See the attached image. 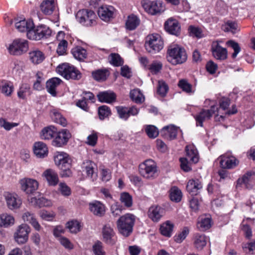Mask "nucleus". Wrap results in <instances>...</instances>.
Masks as SVG:
<instances>
[{"label":"nucleus","mask_w":255,"mask_h":255,"mask_svg":"<svg viewBox=\"0 0 255 255\" xmlns=\"http://www.w3.org/2000/svg\"><path fill=\"white\" fill-rule=\"evenodd\" d=\"M54 160L56 166L60 169V175L62 177H69L72 176V160L69 155L64 152H57Z\"/></svg>","instance_id":"obj_1"},{"label":"nucleus","mask_w":255,"mask_h":255,"mask_svg":"<svg viewBox=\"0 0 255 255\" xmlns=\"http://www.w3.org/2000/svg\"><path fill=\"white\" fill-rule=\"evenodd\" d=\"M135 217L131 214L121 216L117 221V229L120 234L125 237L129 236L133 231Z\"/></svg>","instance_id":"obj_2"},{"label":"nucleus","mask_w":255,"mask_h":255,"mask_svg":"<svg viewBox=\"0 0 255 255\" xmlns=\"http://www.w3.org/2000/svg\"><path fill=\"white\" fill-rule=\"evenodd\" d=\"M167 54V61L173 65L182 64L185 62L187 58L185 49L178 45L170 46Z\"/></svg>","instance_id":"obj_3"},{"label":"nucleus","mask_w":255,"mask_h":255,"mask_svg":"<svg viewBox=\"0 0 255 255\" xmlns=\"http://www.w3.org/2000/svg\"><path fill=\"white\" fill-rule=\"evenodd\" d=\"M140 174L144 178L152 179L157 176V167L156 163L152 159H147L138 166Z\"/></svg>","instance_id":"obj_4"},{"label":"nucleus","mask_w":255,"mask_h":255,"mask_svg":"<svg viewBox=\"0 0 255 255\" xmlns=\"http://www.w3.org/2000/svg\"><path fill=\"white\" fill-rule=\"evenodd\" d=\"M144 46L148 52L153 53L162 49L163 41L159 35L151 34L147 36Z\"/></svg>","instance_id":"obj_5"},{"label":"nucleus","mask_w":255,"mask_h":255,"mask_svg":"<svg viewBox=\"0 0 255 255\" xmlns=\"http://www.w3.org/2000/svg\"><path fill=\"white\" fill-rule=\"evenodd\" d=\"M57 71L66 79L78 80L81 78L80 72L69 63L59 65L57 68Z\"/></svg>","instance_id":"obj_6"},{"label":"nucleus","mask_w":255,"mask_h":255,"mask_svg":"<svg viewBox=\"0 0 255 255\" xmlns=\"http://www.w3.org/2000/svg\"><path fill=\"white\" fill-rule=\"evenodd\" d=\"M96 15L92 10L82 9L79 10L76 14L77 21L84 26H90L95 23Z\"/></svg>","instance_id":"obj_7"},{"label":"nucleus","mask_w":255,"mask_h":255,"mask_svg":"<svg viewBox=\"0 0 255 255\" xmlns=\"http://www.w3.org/2000/svg\"><path fill=\"white\" fill-rule=\"evenodd\" d=\"M28 49V41L26 40L17 38L14 40L9 45L8 49L12 55H20L27 51Z\"/></svg>","instance_id":"obj_8"},{"label":"nucleus","mask_w":255,"mask_h":255,"mask_svg":"<svg viewBox=\"0 0 255 255\" xmlns=\"http://www.w3.org/2000/svg\"><path fill=\"white\" fill-rule=\"evenodd\" d=\"M51 34V29L45 25H39L35 29H32L27 33V37L30 39L36 40L42 38H47Z\"/></svg>","instance_id":"obj_9"},{"label":"nucleus","mask_w":255,"mask_h":255,"mask_svg":"<svg viewBox=\"0 0 255 255\" xmlns=\"http://www.w3.org/2000/svg\"><path fill=\"white\" fill-rule=\"evenodd\" d=\"M31 231L30 227L26 224H22L18 226L14 234L15 241L19 245L26 243L28 239V235Z\"/></svg>","instance_id":"obj_10"},{"label":"nucleus","mask_w":255,"mask_h":255,"mask_svg":"<svg viewBox=\"0 0 255 255\" xmlns=\"http://www.w3.org/2000/svg\"><path fill=\"white\" fill-rule=\"evenodd\" d=\"M102 234L103 241L106 244L113 246L117 241L116 232L109 224L104 225L102 228Z\"/></svg>","instance_id":"obj_11"},{"label":"nucleus","mask_w":255,"mask_h":255,"mask_svg":"<svg viewBox=\"0 0 255 255\" xmlns=\"http://www.w3.org/2000/svg\"><path fill=\"white\" fill-rule=\"evenodd\" d=\"M145 10L151 15L161 13L165 10L162 2L160 1H149L143 4Z\"/></svg>","instance_id":"obj_12"},{"label":"nucleus","mask_w":255,"mask_h":255,"mask_svg":"<svg viewBox=\"0 0 255 255\" xmlns=\"http://www.w3.org/2000/svg\"><path fill=\"white\" fill-rule=\"evenodd\" d=\"M7 207L11 210L17 209L22 204L20 198L16 194L5 192L3 195Z\"/></svg>","instance_id":"obj_13"},{"label":"nucleus","mask_w":255,"mask_h":255,"mask_svg":"<svg viewBox=\"0 0 255 255\" xmlns=\"http://www.w3.org/2000/svg\"><path fill=\"white\" fill-rule=\"evenodd\" d=\"M21 189L26 194H33L38 187L37 181L30 178H24L19 181Z\"/></svg>","instance_id":"obj_14"},{"label":"nucleus","mask_w":255,"mask_h":255,"mask_svg":"<svg viewBox=\"0 0 255 255\" xmlns=\"http://www.w3.org/2000/svg\"><path fill=\"white\" fill-rule=\"evenodd\" d=\"M220 164L223 169H233L239 164V160L234 156L227 154L220 156Z\"/></svg>","instance_id":"obj_15"},{"label":"nucleus","mask_w":255,"mask_h":255,"mask_svg":"<svg viewBox=\"0 0 255 255\" xmlns=\"http://www.w3.org/2000/svg\"><path fill=\"white\" fill-rule=\"evenodd\" d=\"M116 109L119 117L125 120H127L129 116H134L139 113V109L135 106L126 107L123 106L116 107Z\"/></svg>","instance_id":"obj_16"},{"label":"nucleus","mask_w":255,"mask_h":255,"mask_svg":"<svg viewBox=\"0 0 255 255\" xmlns=\"http://www.w3.org/2000/svg\"><path fill=\"white\" fill-rule=\"evenodd\" d=\"M217 110L218 108L215 105H212L209 110H202L195 117L197 126L203 127V122L210 119Z\"/></svg>","instance_id":"obj_17"},{"label":"nucleus","mask_w":255,"mask_h":255,"mask_svg":"<svg viewBox=\"0 0 255 255\" xmlns=\"http://www.w3.org/2000/svg\"><path fill=\"white\" fill-rule=\"evenodd\" d=\"M165 30L170 34L178 36L180 34L181 27L177 20L172 17L168 18L164 23Z\"/></svg>","instance_id":"obj_18"},{"label":"nucleus","mask_w":255,"mask_h":255,"mask_svg":"<svg viewBox=\"0 0 255 255\" xmlns=\"http://www.w3.org/2000/svg\"><path fill=\"white\" fill-rule=\"evenodd\" d=\"M82 169L85 172L87 176L92 179L93 181L97 177V169L96 165L91 160H85L82 164Z\"/></svg>","instance_id":"obj_19"},{"label":"nucleus","mask_w":255,"mask_h":255,"mask_svg":"<svg viewBox=\"0 0 255 255\" xmlns=\"http://www.w3.org/2000/svg\"><path fill=\"white\" fill-rule=\"evenodd\" d=\"M55 138L52 141V144L56 146L61 147L65 144L71 136L70 132L65 129L57 132L55 135Z\"/></svg>","instance_id":"obj_20"},{"label":"nucleus","mask_w":255,"mask_h":255,"mask_svg":"<svg viewBox=\"0 0 255 255\" xmlns=\"http://www.w3.org/2000/svg\"><path fill=\"white\" fill-rule=\"evenodd\" d=\"M115 8L111 5H102L98 11L99 16L104 21H108L113 17Z\"/></svg>","instance_id":"obj_21"},{"label":"nucleus","mask_w":255,"mask_h":255,"mask_svg":"<svg viewBox=\"0 0 255 255\" xmlns=\"http://www.w3.org/2000/svg\"><path fill=\"white\" fill-rule=\"evenodd\" d=\"M212 52L214 57L218 60H225L227 58V50L221 47L217 41L212 45Z\"/></svg>","instance_id":"obj_22"},{"label":"nucleus","mask_w":255,"mask_h":255,"mask_svg":"<svg viewBox=\"0 0 255 255\" xmlns=\"http://www.w3.org/2000/svg\"><path fill=\"white\" fill-rule=\"evenodd\" d=\"M255 172L254 171H248L241 178H239L237 185L244 184L248 189L252 188L254 183Z\"/></svg>","instance_id":"obj_23"},{"label":"nucleus","mask_w":255,"mask_h":255,"mask_svg":"<svg viewBox=\"0 0 255 255\" xmlns=\"http://www.w3.org/2000/svg\"><path fill=\"white\" fill-rule=\"evenodd\" d=\"M193 245L198 251H202L207 244V238L203 234L195 233L193 237Z\"/></svg>","instance_id":"obj_24"},{"label":"nucleus","mask_w":255,"mask_h":255,"mask_svg":"<svg viewBox=\"0 0 255 255\" xmlns=\"http://www.w3.org/2000/svg\"><path fill=\"white\" fill-rule=\"evenodd\" d=\"M202 188V182L198 179L189 180L186 186V189L191 196L197 195Z\"/></svg>","instance_id":"obj_25"},{"label":"nucleus","mask_w":255,"mask_h":255,"mask_svg":"<svg viewBox=\"0 0 255 255\" xmlns=\"http://www.w3.org/2000/svg\"><path fill=\"white\" fill-rule=\"evenodd\" d=\"M89 209L94 215L99 217L104 216L106 211L105 205L98 201L90 203Z\"/></svg>","instance_id":"obj_26"},{"label":"nucleus","mask_w":255,"mask_h":255,"mask_svg":"<svg viewBox=\"0 0 255 255\" xmlns=\"http://www.w3.org/2000/svg\"><path fill=\"white\" fill-rule=\"evenodd\" d=\"M178 129V128L174 125L168 126L162 129L161 133L164 138L171 140L176 138Z\"/></svg>","instance_id":"obj_27"},{"label":"nucleus","mask_w":255,"mask_h":255,"mask_svg":"<svg viewBox=\"0 0 255 255\" xmlns=\"http://www.w3.org/2000/svg\"><path fill=\"white\" fill-rule=\"evenodd\" d=\"M186 157H184L193 163H196L199 161L198 151L193 145H187L185 147Z\"/></svg>","instance_id":"obj_28"},{"label":"nucleus","mask_w":255,"mask_h":255,"mask_svg":"<svg viewBox=\"0 0 255 255\" xmlns=\"http://www.w3.org/2000/svg\"><path fill=\"white\" fill-rule=\"evenodd\" d=\"M44 176L48 184L50 186H56L58 182L59 178L57 173L52 169H48L43 173Z\"/></svg>","instance_id":"obj_29"},{"label":"nucleus","mask_w":255,"mask_h":255,"mask_svg":"<svg viewBox=\"0 0 255 255\" xmlns=\"http://www.w3.org/2000/svg\"><path fill=\"white\" fill-rule=\"evenodd\" d=\"M48 151V148L44 143L38 141L34 143L33 152L36 157L44 158L47 155Z\"/></svg>","instance_id":"obj_30"},{"label":"nucleus","mask_w":255,"mask_h":255,"mask_svg":"<svg viewBox=\"0 0 255 255\" xmlns=\"http://www.w3.org/2000/svg\"><path fill=\"white\" fill-rule=\"evenodd\" d=\"M22 219L24 222L30 224L35 230L40 231L42 229L41 226L37 221L33 213L29 212H25L22 215Z\"/></svg>","instance_id":"obj_31"},{"label":"nucleus","mask_w":255,"mask_h":255,"mask_svg":"<svg viewBox=\"0 0 255 255\" xmlns=\"http://www.w3.org/2000/svg\"><path fill=\"white\" fill-rule=\"evenodd\" d=\"M97 97L99 101L103 103H111L116 100V94L110 91L100 92Z\"/></svg>","instance_id":"obj_32"},{"label":"nucleus","mask_w":255,"mask_h":255,"mask_svg":"<svg viewBox=\"0 0 255 255\" xmlns=\"http://www.w3.org/2000/svg\"><path fill=\"white\" fill-rule=\"evenodd\" d=\"M41 11L46 15L51 14L56 8L54 0H43L40 6Z\"/></svg>","instance_id":"obj_33"},{"label":"nucleus","mask_w":255,"mask_h":255,"mask_svg":"<svg viewBox=\"0 0 255 255\" xmlns=\"http://www.w3.org/2000/svg\"><path fill=\"white\" fill-rule=\"evenodd\" d=\"M16 28L20 32L26 31L27 33L31 31L34 28V24L30 20H25V19L19 20L15 23Z\"/></svg>","instance_id":"obj_34"},{"label":"nucleus","mask_w":255,"mask_h":255,"mask_svg":"<svg viewBox=\"0 0 255 255\" xmlns=\"http://www.w3.org/2000/svg\"><path fill=\"white\" fill-rule=\"evenodd\" d=\"M163 210L158 206H152L148 210V215L154 222H158L162 217Z\"/></svg>","instance_id":"obj_35"},{"label":"nucleus","mask_w":255,"mask_h":255,"mask_svg":"<svg viewBox=\"0 0 255 255\" xmlns=\"http://www.w3.org/2000/svg\"><path fill=\"white\" fill-rule=\"evenodd\" d=\"M61 80L58 78H53L46 82L47 91L53 96L56 95V88L60 84Z\"/></svg>","instance_id":"obj_36"},{"label":"nucleus","mask_w":255,"mask_h":255,"mask_svg":"<svg viewBox=\"0 0 255 255\" xmlns=\"http://www.w3.org/2000/svg\"><path fill=\"white\" fill-rule=\"evenodd\" d=\"M57 129L53 126L44 128L41 131V138L44 140H49L55 136Z\"/></svg>","instance_id":"obj_37"},{"label":"nucleus","mask_w":255,"mask_h":255,"mask_svg":"<svg viewBox=\"0 0 255 255\" xmlns=\"http://www.w3.org/2000/svg\"><path fill=\"white\" fill-rule=\"evenodd\" d=\"M28 201L32 205L38 206L39 207H49L52 205V202L50 200L43 197L39 198L38 199H37L35 197H31L30 199H28Z\"/></svg>","instance_id":"obj_38"},{"label":"nucleus","mask_w":255,"mask_h":255,"mask_svg":"<svg viewBox=\"0 0 255 255\" xmlns=\"http://www.w3.org/2000/svg\"><path fill=\"white\" fill-rule=\"evenodd\" d=\"M29 58L31 62L34 64H39L42 62L45 58L44 54L40 50H35L29 53Z\"/></svg>","instance_id":"obj_39"},{"label":"nucleus","mask_w":255,"mask_h":255,"mask_svg":"<svg viewBox=\"0 0 255 255\" xmlns=\"http://www.w3.org/2000/svg\"><path fill=\"white\" fill-rule=\"evenodd\" d=\"M140 20L134 14H131L128 17L126 23L127 28L130 30H134L139 24Z\"/></svg>","instance_id":"obj_40"},{"label":"nucleus","mask_w":255,"mask_h":255,"mask_svg":"<svg viewBox=\"0 0 255 255\" xmlns=\"http://www.w3.org/2000/svg\"><path fill=\"white\" fill-rule=\"evenodd\" d=\"M72 53L74 58L79 61H83L87 56L86 50L81 47H76L72 49Z\"/></svg>","instance_id":"obj_41"},{"label":"nucleus","mask_w":255,"mask_h":255,"mask_svg":"<svg viewBox=\"0 0 255 255\" xmlns=\"http://www.w3.org/2000/svg\"><path fill=\"white\" fill-rule=\"evenodd\" d=\"M51 117L55 123L63 127H65L67 125V122L66 119L57 110H53L51 111Z\"/></svg>","instance_id":"obj_42"},{"label":"nucleus","mask_w":255,"mask_h":255,"mask_svg":"<svg viewBox=\"0 0 255 255\" xmlns=\"http://www.w3.org/2000/svg\"><path fill=\"white\" fill-rule=\"evenodd\" d=\"M92 76L94 79L98 81H103L106 80L109 75L107 69H98L92 72Z\"/></svg>","instance_id":"obj_43"},{"label":"nucleus","mask_w":255,"mask_h":255,"mask_svg":"<svg viewBox=\"0 0 255 255\" xmlns=\"http://www.w3.org/2000/svg\"><path fill=\"white\" fill-rule=\"evenodd\" d=\"M14 219L10 215L6 213L0 215V226L8 227L14 224Z\"/></svg>","instance_id":"obj_44"},{"label":"nucleus","mask_w":255,"mask_h":255,"mask_svg":"<svg viewBox=\"0 0 255 255\" xmlns=\"http://www.w3.org/2000/svg\"><path fill=\"white\" fill-rule=\"evenodd\" d=\"M182 194L181 190L177 187H173L170 190V198L175 202H179L182 199Z\"/></svg>","instance_id":"obj_45"},{"label":"nucleus","mask_w":255,"mask_h":255,"mask_svg":"<svg viewBox=\"0 0 255 255\" xmlns=\"http://www.w3.org/2000/svg\"><path fill=\"white\" fill-rule=\"evenodd\" d=\"M173 225L169 221L162 224L160 228L161 234L166 237H170L173 230Z\"/></svg>","instance_id":"obj_46"},{"label":"nucleus","mask_w":255,"mask_h":255,"mask_svg":"<svg viewBox=\"0 0 255 255\" xmlns=\"http://www.w3.org/2000/svg\"><path fill=\"white\" fill-rule=\"evenodd\" d=\"M110 63L115 66H122L124 63V60L119 54L111 53L108 57Z\"/></svg>","instance_id":"obj_47"},{"label":"nucleus","mask_w":255,"mask_h":255,"mask_svg":"<svg viewBox=\"0 0 255 255\" xmlns=\"http://www.w3.org/2000/svg\"><path fill=\"white\" fill-rule=\"evenodd\" d=\"M0 90L2 94L5 96H10L13 91L12 83L10 82H2L0 85Z\"/></svg>","instance_id":"obj_48"},{"label":"nucleus","mask_w":255,"mask_h":255,"mask_svg":"<svg viewBox=\"0 0 255 255\" xmlns=\"http://www.w3.org/2000/svg\"><path fill=\"white\" fill-rule=\"evenodd\" d=\"M120 200L121 202L127 208L132 205V198L128 192H123L121 194Z\"/></svg>","instance_id":"obj_49"},{"label":"nucleus","mask_w":255,"mask_h":255,"mask_svg":"<svg viewBox=\"0 0 255 255\" xmlns=\"http://www.w3.org/2000/svg\"><path fill=\"white\" fill-rule=\"evenodd\" d=\"M98 115L101 120L108 118L111 115L110 108L106 105L101 106L98 108Z\"/></svg>","instance_id":"obj_50"},{"label":"nucleus","mask_w":255,"mask_h":255,"mask_svg":"<svg viewBox=\"0 0 255 255\" xmlns=\"http://www.w3.org/2000/svg\"><path fill=\"white\" fill-rule=\"evenodd\" d=\"M66 227L69 229L70 233L76 234L81 230V225L77 221H71L66 224Z\"/></svg>","instance_id":"obj_51"},{"label":"nucleus","mask_w":255,"mask_h":255,"mask_svg":"<svg viewBox=\"0 0 255 255\" xmlns=\"http://www.w3.org/2000/svg\"><path fill=\"white\" fill-rule=\"evenodd\" d=\"M145 131L150 138H155L159 134L158 128L153 125H147L145 128Z\"/></svg>","instance_id":"obj_52"},{"label":"nucleus","mask_w":255,"mask_h":255,"mask_svg":"<svg viewBox=\"0 0 255 255\" xmlns=\"http://www.w3.org/2000/svg\"><path fill=\"white\" fill-rule=\"evenodd\" d=\"M189 233L188 227H185L181 232H179L174 237V241L177 243H181L186 238Z\"/></svg>","instance_id":"obj_53"},{"label":"nucleus","mask_w":255,"mask_h":255,"mask_svg":"<svg viewBox=\"0 0 255 255\" xmlns=\"http://www.w3.org/2000/svg\"><path fill=\"white\" fill-rule=\"evenodd\" d=\"M238 24L235 21H228L223 26V28L225 31L231 32L235 33L238 30Z\"/></svg>","instance_id":"obj_54"},{"label":"nucleus","mask_w":255,"mask_h":255,"mask_svg":"<svg viewBox=\"0 0 255 255\" xmlns=\"http://www.w3.org/2000/svg\"><path fill=\"white\" fill-rule=\"evenodd\" d=\"M168 90V86L163 80L158 81L157 86V93L161 97H165Z\"/></svg>","instance_id":"obj_55"},{"label":"nucleus","mask_w":255,"mask_h":255,"mask_svg":"<svg viewBox=\"0 0 255 255\" xmlns=\"http://www.w3.org/2000/svg\"><path fill=\"white\" fill-rule=\"evenodd\" d=\"M93 251L95 255H105L106 253L104 250L103 243L97 241L93 246Z\"/></svg>","instance_id":"obj_56"},{"label":"nucleus","mask_w":255,"mask_h":255,"mask_svg":"<svg viewBox=\"0 0 255 255\" xmlns=\"http://www.w3.org/2000/svg\"><path fill=\"white\" fill-rule=\"evenodd\" d=\"M211 220L210 218H204L201 220L198 223V227L202 231H206L209 229L211 226Z\"/></svg>","instance_id":"obj_57"},{"label":"nucleus","mask_w":255,"mask_h":255,"mask_svg":"<svg viewBox=\"0 0 255 255\" xmlns=\"http://www.w3.org/2000/svg\"><path fill=\"white\" fill-rule=\"evenodd\" d=\"M162 64L160 62L153 61L151 64L149 65L148 69L153 74H157L162 69Z\"/></svg>","instance_id":"obj_58"},{"label":"nucleus","mask_w":255,"mask_h":255,"mask_svg":"<svg viewBox=\"0 0 255 255\" xmlns=\"http://www.w3.org/2000/svg\"><path fill=\"white\" fill-rule=\"evenodd\" d=\"M178 85L184 92H185L186 93H191L192 92V86L186 80H180L178 82Z\"/></svg>","instance_id":"obj_59"},{"label":"nucleus","mask_w":255,"mask_h":255,"mask_svg":"<svg viewBox=\"0 0 255 255\" xmlns=\"http://www.w3.org/2000/svg\"><path fill=\"white\" fill-rule=\"evenodd\" d=\"M123 211V207L118 202H116L111 207V211L112 215L114 217H117L120 216Z\"/></svg>","instance_id":"obj_60"},{"label":"nucleus","mask_w":255,"mask_h":255,"mask_svg":"<svg viewBox=\"0 0 255 255\" xmlns=\"http://www.w3.org/2000/svg\"><path fill=\"white\" fill-rule=\"evenodd\" d=\"M227 44L234 49V52L232 54V57L235 58L241 50L239 44L233 40H229L227 42Z\"/></svg>","instance_id":"obj_61"},{"label":"nucleus","mask_w":255,"mask_h":255,"mask_svg":"<svg viewBox=\"0 0 255 255\" xmlns=\"http://www.w3.org/2000/svg\"><path fill=\"white\" fill-rule=\"evenodd\" d=\"M18 125V123H9L4 119H0V126L6 130H10L13 128L17 127Z\"/></svg>","instance_id":"obj_62"},{"label":"nucleus","mask_w":255,"mask_h":255,"mask_svg":"<svg viewBox=\"0 0 255 255\" xmlns=\"http://www.w3.org/2000/svg\"><path fill=\"white\" fill-rule=\"evenodd\" d=\"M68 42L66 40L60 41L58 45L57 52L59 55H62L66 53Z\"/></svg>","instance_id":"obj_63"},{"label":"nucleus","mask_w":255,"mask_h":255,"mask_svg":"<svg viewBox=\"0 0 255 255\" xmlns=\"http://www.w3.org/2000/svg\"><path fill=\"white\" fill-rule=\"evenodd\" d=\"M59 191L64 196H69L71 194L70 188L65 183H60L59 185Z\"/></svg>","instance_id":"obj_64"}]
</instances>
